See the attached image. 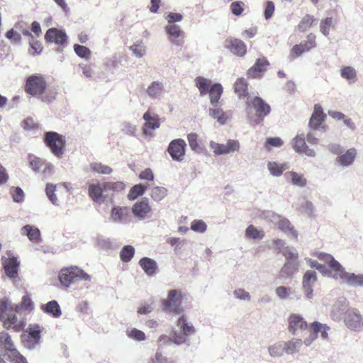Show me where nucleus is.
Masks as SVG:
<instances>
[{
	"label": "nucleus",
	"mask_w": 363,
	"mask_h": 363,
	"mask_svg": "<svg viewBox=\"0 0 363 363\" xmlns=\"http://www.w3.org/2000/svg\"><path fill=\"white\" fill-rule=\"evenodd\" d=\"M345 284L352 287H363V274L350 273Z\"/></svg>",
	"instance_id": "nucleus-42"
},
{
	"label": "nucleus",
	"mask_w": 363,
	"mask_h": 363,
	"mask_svg": "<svg viewBox=\"0 0 363 363\" xmlns=\"http://www.w3.org/2000/svg\"><path fill=\"white\" fill-rule=\"evenodd\" d=\"M289 332L294 335H298L308 328V323L303 316L292 313L288 318Z\"/></svg>",
	"instance_id": "nucleus-14"
},
{
	"label": "nucleus",
	"mask_w": 363,
	"mask_h": 363,
	"mask_svg": "<svg viewBox=\"0 0 363 363\" xmlns=\"http://www.w3.org/2000/svg\"><path fill=\"white\" fill-rule=\"evenodd\" d=\"M105 190L104 185L101 186L99 183L91 184L89 186V195L94 202L101 204L104 201L103 192Z\"/></svg>",
	"instance_id": "nucleus-27"
},
{
	"label": "nucleus",
	"mask_w": 363,
	"mask_h": 363,
	"mask_svg": "<svg viewBox=\"0 0 363 363\" xmlns=\"http://www.w3.org/2000/svg\"><path fill=\"white\" fill-rule=\"evenodd\" d=\"M308 51V48L307 47L305 46V48H303L302 45L300 44L295 45L291 50V55L293 58H295L301 56L303 52Z\"/></svg>",
	"instance_id": "nucleus-63"
},
{
	"label": "nucleus",
	"mask_w": 363,
	"mask_h": 363,
	"mask_svg": "<svg viewBox=\"0 0 363 363\" xmlns=\"http://www.w3.org/2000/svg\"><path fill=\"white\" fill-rule=\"evenodd\" d=\"M46 82L40 74H33L27 78L26 91L32 96L42 95L46 89Z\"/></svg>",
	"instance_id": "nucleus-7"
},
{
	"label": "nucleus",
	"mask_w": 363,
	"mask_h": 363,
	"mask_svg": "<svg viewBox=\"0 0 363 363\" xmlns=\"http://www.w3.org/2000/svg\"><path fill=\"white\" fill-rule=\"evenodd\" d=\"M0 348L13 363H27L26 358L16 350L11 336L5 332L0 333Z\"/></svg>",
	"instance_id": "nucleus-4"
},
{
	"label": "nucleus",
	"mask_w": 363,
	"mask_h": 363,
	"mask_svg": "<svg viewBox=\"0 0 363 363\" xmlns=\"http://www.w3.org/2000/svg\"><path fill=\"white\" fill-rule=\"evenodd\" d=\"M332 26H333V22L331 17L323 18L320 23V31L323 35L328 37L330 33V29Z\"/></svg>",
	"instance_id": "nucleus-52"
},
{
	"label": "nucleus",
	"mask_w": 363,
	"mask_h": 363,
	"mask_svg": "<svg viewBox=\"0 0 363 363\" xmlns=\"http://www.w3.org/2000/svg\"><path fill=\"white\" fill-rule=\"evenodd\" d=\"M150 211L151 208L149 206L147 199L136 202L132 208V212L134 216L140 220L146 219Z\"/></svg>",
	"instance_id": "nucleus-18"
},
{
	"label": "nucleus",
	"mask_w": 363,
	"mask_h": 363,
	"mask_svg": "<svg viewBox=\"0 0 363 363\" xmlns=\"http://www.w3.org/2000/svg\"><path fill=\"white\" fill-rule=\"evenodd\" d=\"M129 209L125 206H113L110 220L116 223H125L128 220Z\"/></svg>",
	"instance_id": "nucleus-20"
},
{
	"label": "nucleus",
	"mask_w": 363,
	"mask_h": 363,
	"mask_svg": "<svg viewBox=\"0 0 363 363\" xmlns=\"http://www.w3.org/2000/svg\"><path fill=\"white\" fill-rule=\"evenodd\" d=\"M269 62L265 57L258 58L253 66L247 71V74L252 78H259L267 71Z\"/></svg>",
	"instance_id": "nucleus-17"
},
{
	"label": "nucleus",
	"mask_w": 363,
	"mask_h": 363,
	"mask_svg": "<svg viewBox=\"0 0 363 363\" xmlns=\"http://www.w3.org/2000/svg\"><path fill=\"white\" fill-rule=\"evenodd\" d=\"M271 107L262 98L255 96L246 101V113L247 118L259 124L270 113Z\"/></svg>",
	"instance_id": "nucleus-1"
},
{
	"label": "nucleus",
	"mask_w": 363,
	"mask_h": 363,
	"mask_svg": "<svg viewBox=\"0 0 363 363\" xmlns=\"http://www.w3.org/2000/svg\"><path fill=\"white\" fill-rule=\"evenodd\" d=\"M284 255L286 257V261L293 260L297 261L298 252L293 247H286L283 251Z\"/></svg>",
	"instance_id": "nucleus-59"
},
{
	"label": "nucleus",
	"mask_w": 363,
	"mask_h": 363,
	"mask_svg": "<svg viewBox=\"0 0 363 363\" xmlns=\"http://www.w3.org/2000/svg\"><path fill=\"white\" fill-rule=\"evenodd\" d=\"M195 82L201 95H205L208 92L211 85L210 80L202 77H198L196 78Z\"/></svg>",
	"instance_id": "nucleus-46"
},
{
	"label": "nucleus",
	"mask_w": 363,
	"mask_h": 363,
	"mask_svg": "<svg viewBox=\"0 0 363 363\" xmlns=\"http://www.w3.org/2000/svg\"><path fill=\"white\" fill-rule=\"evenodd\" d=\"M58 278L60 284L65 288L69 287L71 284L81 279L88 281H91V277L84 270L76 266L62 269L59 272Z\"/></svg>",
	"instance_id": "nucleus-2"
},
{
	"label": "nucleus",
	"mask_w": 363,
	"mask_h": 363,
	"mask_svg": "<svg viewBox=\"0 0 363 363\" xmlns=\"http://www.w3.org/2000/svg\"><path fill=\"white\" fill-rule=\"evenodd\" d=\"M45 39L47 42L55 43L57 45H62L67 40V36L62 30L55 28H49L45 35Z\"/></svg>",
	"instance_id": "nucleus-19"
},
{
	"label": "nucleus",
	"mask_w": 363,
	"mask_h": 363,
	"mask_svg": "<svg viewBox=\"0 0 363 363\" xmlns=\"http://www.w3.org/2000/svg\"><path fill=\"white\" fill-rule=\"evenodd\" d=\"M330 268L333 271V273L331 272L330 277L336 280H340L342 283H345L350 272H346L345 269L338 261L335 260L330 266Z\"/></svg>",
	"instance_id": "nucleus-22"
},
{
	"label": "nucleus",
	"mask_w": 363,
	"mask_h": 363,
	"mask_svg": "<svg viewBox=\"0 0 363 363\" xmlns=\"http://www.w3.org/2000/svg\"><path fill=\"white\" fill-rule=\"evenodd\" d=\"M268 351L270 356L272 357H281L283 353L285 352L284 344L281 342H277L273 345L269 346Z\"/></svg>",
	"instance_id": "nucleus-51"
},
{
	"label": "nucleus",
	"mask_w": 363,
	"mask_h": 363,
	"mask_svg": "<svg viewBox=\"0 0 363 363\" xmlns=\"http://www.w3.org/2000/svg\"><path fill=\"white\" fill-rule=\"evenodd\" d=\"M167 190L162 186H154L151 189L150 196L155 201H162L167 196Z\"/></svg>",
	"instance_id": "nucleus-50"
},
{
	"label": "nucleus",
	"mask_w": 363,
	"mask_h": 363,
	"mask_svg": "<svg viewBox=\"0 0 363 363\" xmlns=\"http://www.w3.org/2000/svg\"><path fill=\"white\" fill-rule=\"evenodd\" d=\"M164 86L162 82H152L147 89V95L152 99H160L164 92Z\"/></svg>",
	"instance_id": "nucleus-29"
},
{
	"label": "nucleus",
	"mask_w": 363,
	"mask_h": 363,
	"mask_svg": "<svg viewBox=\"0 0 363 363\" xmlns=\"http://www.w3.org/2000/svg\"><path fill=\"white\" fill-rule=\"evenodd\" d=\"M89 168L92 172L101 174H110L112 173V169L107 165L103 164L101 162H91L89 165ZM88 167L84 168V171H87Z\"/></svg>",
	"instance_id": "nucleus-40"
},
{
	"label": "nucleus",
	"mask_w": 363,
	"mask_h": 363,
	"mask_svg": "<svg viewBox=\"0 0 363 363\" xmlns=\"http://www.w3.org/2000/svg\"><path fill=\"white\" fill-rule=\"evenodd\" d=\"M187 140L190 148L196 153L201 154L205 148L199 143V135L195 133H191L187 135Z\"/></svg>",
	"instance_id": "nucleus-38"
},
{
	"label": "nucleus",
	"mask_w": 363,
	"mask_h": 363,
	"mask_svg": "<svg viewBox=\"0 0 363 363\" xmlns=\"http://www.w3.org/2000/svg\"><path fill=\"white\" fill-rule=\"evenodd\" d=\"M74 50L79 57L82 58L87 57L91 54V50L88 48L78 44L74 45Z\"/></svg>",
	"instance_id": "nucleus-62"
},
{
	"label": "nucleus",
	"mask_w": 363,
	"mask_h": 363,
	"mask_svg": "<svg viewBox=\"0 0 363 363\" xmlns=\"http://www.w3.org/2000/svg\"><path fill=\"white\" fill-rule=\"evenodd\" d=\"M21 233L22 235H26L32 242H38L40 240V230L35 226L26 225L21 228Z\"/></svg>",
	"instance_id": "nucleus-30"
},
{
	"label": "nucleus",
	"mask_w": 363,
	"mask_h": 363,
	"mask_svg": "<svg viewBox=\"0 0 363 363\" xmlns=\"http://www.w3.org/2000/svg\"><path fill=\"white\" fill-rule=\"evenodd\" d=\"M235 92L240 98L245 97L247 94V84L245 79H238L234 84Z\"/></svg>",
	"instance_id": "nucleus-44"
},
{
	"label": "nucleus",
	"mask_w": 363,
	"mask_h": 363,
	"mask_svg": "<svg viewBox=\"0 0 363 363\" xmlns=\"http://www.w3.org/2000/svg\"><path fill=\"white\" fill-rule=\"evenodd\" d=\"M292 147L295 152L304 153L308 157H313L315 156V151L309 148L306 143V136L303 133L296 135L292 140Z\"/></svg>",
	"instance_id": "nucleus-16"
},
{
	"label": "nucleus",
	"mask_w": 363,
	"mask_h": 363,
	"mask_svg": "<svg viewBox=\"0 0 363 363\" xmlns=\"http://www.w3.org/2000/svg\"><path fill=\"white\" fill-rule=\"evenodd\" d=\"M146 189H147V186L145 184H138L133 186L130 189V190L128 194V199L129 200L136 199L138 196L143 195L145 193Z\"/></svg>",
	"instance_id": "nucleus-45"
},
{
	"label": "nucleus",
	"mask_w": 363,
	"mask_h": 363,
	"mask_svg": "<svg viewBox=\"0 0 363 363\" xmlns=\"http://www.w3.org/2000/svg\"><path fill=\"white\" fill-rule=\"evenodd\" d=\"M41 309L47 314L51 315L53 318H59L61 314V309L57 301L52 300L46 304L41 306Z\"/></svg>",
	"instance_id": "nucleus-31"
},
{
	"label": "nucleus",
	"mask_w": 363,
	"mask_h": 363,
	"mask_svg": "<svg viewBox=\"0 0 363 363\" xmlns=\"http://www.w3.org/2000/svg\"><path fill=\"white\" fill-rule=\"evenodd\" d=\"M143 119L145 121V123L143 128V133L145 135L148 134L147 128L155 130L160 127V122L156 116H152L150 111H146L143 115Z\"/></svg>",
	"instance_id": "nucleus-33"
},
{
	"label": "nucleus",
	"mask_w": 363,
	"mask_h": 363,
	"mask_svg": "<svg viewBox=\"0 0 363 363\" xmlns=\"http://www.w3.org/2000/svg\"><path fill=\"white\" fill-rule=\"evenodd\" d=\"M357 156V150L355 148H350L345 153L340 154L335 159V163L342 167H347L352 164Z\"/></svg>",
	"instance_id": "nucleus-21"
},
{
	"label": "nucleus",
	"mask_w": 363,
	"mask_h": 363,
	"mask_svg": "<svg viewBox=\"0 0 363 363\" xmlns=\"http://www.w3.org/2000/svg\"><path fill=\"white\" fill-rule=\"evenodd\" d=\"M135 255V249L132 245L124 246L120 252V258L123 262H128Z\"/></svg>",
	"instance_id": "nucleus-48"
},
{
	"label": "nucleus",
	"mask_w": 363,
	"mask_h": 363,
	"mask_svg": "<svg viewBox=\"0 0 363 363\" xmlns=\"http://www.w3.org/2000/svg\"><path fill=\"white\" fill-rule=\"evenodd\" d=\"M315 326L317 328L318 333H320L321 338L323 340H328L330 327L326 324H322L318 321H315Z\"/></svg>",
	"instance_id": "nucleus-60"
},
{
	"label": "nucleus",
	"mask_w": 363,
	"mask_h": 363,
	"mask_svg": "<svg viewBox=\"0 0 363 363\" xmlns=\"http://www.w3.org/2000/svg\"><path fill=\"white\" fill-rule=\"evenodd\" d=\"M285 352L288 354H292L299 351L303 341L301 339L293 338L292 340L284 342Z\"/></svg>",
	"instance_id": "nucleus-39"
},
{
	"label": "nucleus",
	"mask_w": 363,
	"mask_h": 363,
	"mask_svg": "<svg viewBox=\"0 0 363 363\" xmlns=\"http://www.w3.org/2000/svg\"><path fill=\"white\" fill-rule=\"evenodd\" d=\"M317 280V273L313 270H307L303 277L301 284L313 286Z\"/></svg>",
	"instance_id": "nucleus-53"
},
{
	"label": "nucleus",
	"mask_w": 363,
	"mask_h": 363,
	"mask_svg": "<svg viewBox=\"0 0 363 363\" xmlns=\"http://www.w3.org/2000/svg\"><path fill=\"white\" fill-rule=\"evenodd\" d=\"M340 76L347 80L350 84L354 83L357 80V71L352 66L342 67L340 69Z\"/></svg>",
	"instance_id": "nucleus-36"
},
{
	"label": "nucleus",
	"mask_w": 363,
	"mask_h": 363,
	"mask_svg": "<svg viewBox=\"0 0 363 363\" xmlns=\"http://www.w3.org/2000/svg\"><path fill=\"white\" fill-rule=\"evenodd\" d=\"M34 308V303L29 296L25 295L22 297L21 302L19 304H10L11 311L17 313L21 311H31Z\"/></svg>",
	"instance_id": "nucleus-25"
},
{
	"label": "nucleus",
	"mask_w": 363,
	"mask_h": 363,
	"mask_svg": "<svg viewBox=\"0 0 363 363\" xmlns=\"http://www.w3.org/2000/svg\"><path fill=\"white\" fill-rule=\"evenodd\" d=\"M299 268V263L298 261L288 260L285 262L281 267L279 277L281 279H286L291 277Z\"/></svg>",
	"instance_id": "nucleus-23"
},
{
	"label": "nucleus",
	"mask_w": 363,
	"mask_h": 363,
	"mask_svg": "<svg viewBox=\"0 0 363 363\" xmlns=\"http://www.w3.org/2000/svg\"><path fill=\"white\" fill-rule=\"evenodd\" d=\"M44 142L55 156L61 157L65 145V139L63 135L56 132H46L44 134Z\"/></svg>",
	"instance_id": "nucleus-5"
},
{
	"label": "nucleus",
	"mask_w": 363,
	"mask_h": 363,
	"mask_svg": "<svg viewBox=\"0 0 363 363\" xmlns=\"http://www.w3.org/2000/svg\"><path fill=\"white\" fill-rule=\"evenodd\" d=\"M350 308H349V303L347 300L344 297H341L333 305L330 311V317L335 321L344 320V317L346 316L347 311Z\"/></svg>",
	"instance_id": "nucleus-15"
},
{
	"label": "nucleus",
	"mask_w": 363,
	"mask_h": 363,
	"mask_svg": "<svg viewBox=\"0 0 363 363\" xmlns=\"http://www.w3.org/2000/svg\"><path fill=\"white\" fill-rule=\"evenodd\" d=\"M139 265L149 277L154 276L157 272V264L156 261L151 258L146 257L141 258L139 261Z\"/></svg>",
	"instance_id": "nucleus-26"
},
{
	"label": "nucleus",
	"mask_w": 363,
	"mask_h": 363,
	"mask_svg": "<svg viewBox=\"0 0 363 363\" xmlns=\"http://www.w3.org/2000/svg\"><path fill=\"white\" fill-rule=\"evenodd\" d=\"M227 48L238 56H244L247 51V48L244 42L239 39H233L229 41Z\"/></svg>",
	"instance_id": "nucleus-28"
},
{
	"label": "nucleus",
	"mask_w": 363,
	"mask_h": 363,
	"mask_svg": "<svg viewBox=\"0 0 363 363\" xmlns=\"http://www.w3.org/2000/svg\"><path fill=\"white\" fill-rule=\"evenodd\" d=\"M96 246L100 250H108L113 248V244L110 238L99 235L96 238Z\"/></svg>",
	"instance_id": "nucleus-49"
},
{
	"label": "nucleus",
	"mask_w": 363,
	"mask_h": 363,
	"mask_svg": "<svg viewBox=\"0 0 363 363\" xmlns=\"http://www.w3.org/2000/svg\"><path fill=\"white\" fill-rule=\"evenodd\" d=\"M314 21L315 18L313 16L308 14L306 15L302 18V20L301 21L298 26V30L301 32L306 31L308 28H310L312 26Z\"/></svg>",
	"instance_id": "nucleus-54"
},
{
	"label": "nucleus",
	"mask_w": 363,
	"mask_h": 363,
	"mask_svg": "<svg viewBox=\"0 0 363 363\" xmlns=\"http://www.w3.org/2000/svg\"><path fill=\"white\" fill-rule=\"evenodd\" d=\"M289 168L287 164H280L277 162H268L267 169L274 177H280L284 171Z\"/></svg>",
	"instance_id": "nucleus-37"
},
{
	"label": "nucleus",
	"mask_w": 363,
	"mask_h": 363,
	"mask_svg": "<svg viewBox=\"0 0 363 363\" xmlns=\"http://www.w3.org/2000/svg\"><path fill=\"white\" fill-rule=\"evenodd\" d=\"M26 334L21 335L23 345L28 349L33 350L40 343L41 329L39 325H30L26 330Z\"/></svg>",
	"instance_id": "nucleus-6"
},
{
	"label": "nucleus",
	"mask_w": 363,
	"mask_h": 363,
	"mask_svg": "<svg viewBox=\"0 0 363 363\" xmlns=\"http://www.w3.org/2000/svg\"><path fill=\"white\" fill-rule=\"evenodd\" d=\"M209 147L213 150L215 155L219 156L223 155L232 154L240 150V143L237 140L229 139L226 144H221L211 140Z\"/></svg>",
	"instance_id": "nucleus-8"
},
{
	"label": "nucleus",
	"mask_w": 363,
	"mask_h": 363,
	"mask_svg": "<svg viewBox=\"0 0 363 363\" xmlns=\"http://www.w3.org/2000/svg\"><path fill=\"white\" fill-rule=\"evenodd\" d=\"M184 294L181 291L171 289L166 298L162 300V309L165 313L179 315L184 311L182 306Z\"/></svg>",
	"instance_id": "nucleus-3"
},
{
	"label": "nucleus",
	"mask_w": 363,
	"mask_h": 363,
	"mask_svg": "<svg viewBox=\"0 0 363 363\" xmlns=\"http://www.w3.org/2000/svg\"><path fill=\"white\" fill-rule=\"evenodd\" d=\"M209 116L216 119L218 123L221 125H224L228 120V116L220 108H210Z\"/></svg>",
	"instance_id": "nucleus-43"
},
{
	"label": "nucleus",
	"mask_w": 363,
	"mask_h": 363,
	"mask_svg": "<svg viewBox=\"0 0 363 363\" xmlns=\"http://www.w3.org/2000/svg\"><path fill=\"white\" fill-rule=\"evenodd\" d=\"M245 236L248 238L256 240L263 238V233L258 230L254 225H249L245 230Z\"/></svg>",
	"instance_id": "nucleus-55"
},
{
	"label": "nucleus",
	"mask_w": 363,
	"mask_h": 363,
	"mask_svg": "<svg viewBox=\"0 0 363 363\" xmlns=\"http://www.w3.org/2000/svg\"><path fill=\"white\" fill-rule=\"evenodd\" d=\"M129 49L137 57H142L146 53V48L141 40H137L133 45L129 47Z\"/></svg>",
	"instance_id": "nucleus-47"
},
{
	"label": "nucleus",
	"mask_w": 363,
	"mask_h": 363,
	"mask_svg": "<svg viewBox=\"0 0 363 363\" xmlns=\"http://www.w3.org/2000/svg\"><path fill=\"white\" fill-rule=\"evenodd\" d=\"M177 326L182 329L183 335L185 336H189L195 333L194 326L186 321V318L184 315L178 319Z\"/></svg>",
	"instance_id": "nucleus-41"
},
{
	"label": "nucleus",
	"mask_w": 363,
	"mask_h": 363,
	"mask_svg": "<svg viewBox=\"0 0 363 363\" xmlns=\"http://www.w3.org/2000/svg\"><path fill=\"white\" fill-rule=\"evenodd\" d=\"M127 335L135 340L137 341H143L145 340L146 338L145 334L136 328H132L130 330H127L126 331Z\"/></svg>",
	"instance_id": "nucleus-57"
},
{
	"label": "nucleus",
	"mask_w": 363,
	"mask_h": 363,
	"mask_svg": "<svg viewBox=\"0 0 363 363\" xmlns=\"http://www.w3.org/2000/svg\"><path fill=\"white\" fill-rule=\"evenodd\" d=\"M16 322V315L15 314L8 313L6 315V319L4 320V325L7 328L13 327L16 330H20L23 326L17 325Z\"/></svg>",
	"instance_id": "nucleus-56"
},
{
	"label": "nucleus",
	"mask_w": 363,
	"mask_h": 363,
	"mask_svg": "<svg viewBox=\"0 0 363 363\" xmlns=\"http://www.w3.org/2000/svg\"><path fill=\"white\" fill-rule=\"evenodd\" d=\"M276 295L282 301L288 299H299L295 296L296 291L290 287L284 286H278L275 290Z\"/></svg>",
	"instance_id": "nucleus-32"
},
{
	"label": "nucleus",
	"mask_w": 363,
	"mask_h": 363,
	"mask_svg": "<svg viewBox=\"0 0 363 363\" xmlns=\"http://www.w3.org/2000/svg\"><path fill=\"white\" fill-rule=\"evenodd\" d=\"M208 93L210 95L211 104L216 106L223 93V86L220 84L216 83L211 86Z\"/></svg>",
	"instance_id": "nucleus-35"
},
{
	"label": "nucleus",
	"mask_w": 363,
	"mask_h": 363,
	"mask_svg": "<svg viewBox=\"0 0 363 363\" xmlns=\"http://www.w3.org/2000/svg\"><path fill=\"white\" fill-rule=\"evenodd\" d=\"M45 164V160L41 159L40 157H37L35 156L29 157V165L30 167L34 171L38 172L39 170L40 166H43Z\"/></svg>",
	"instance_id": "nucleus-58"
},
{
	"label": "nucleus",
	"mask_w": 363,
	"mask_h": 363,
	"mask_svg": "<svg viewBox=\"0 0 363 363\" xmlns=\"http://www.w3.org/2000/svg\"><path fill=\"white\" fill-rule=\"evenodd\" d=\"M344 323L349 330L359 332L363 329V315L357 308H352L347 311Z\"/></svg>",
	"instance_id": "nucleus-9"
},
{
	"label": "nucleus",
	"mask_w": 363,
	"mask_h": 363,
	"mask_svg": "<svg viewBox=\"0 0 363 363\" xmlns=\"http://www.w3.org/2000/svg\"><path fill=\"white\" fill-rule=\"evenodd\" d=\"M286 179H290L291 183L298 187H303L307 184V180L303 174H298L296 172H289L285 174Z\"/></svg>",
	"instance_id": "nucleus-34"
},
{
	"label": "nucleus",
	"mask_w": 363,
	"mask_h": 363,
	"mask_svg": "<svg viewBox=\"0 0 363 363\" xmlns=\"http://www.w3.org/2000/svg\"><path fill=\"white\" fill-rule=\"evenodd\" d=\"M267 217L271 218L272 221L278 226V228L280 230L286 235H291L292 238L297 239L298 232L294 230V226L287 218L273 212H267Z\"/></svg>",
	"instance_id": "nucleus-10"
},
{
	"label": "nucleus",
	"mask_w": 363,
	"mask_h": 363,
	"mask_svg": "<svg viewBox=\"0 0 363 363\" xmlns=\"http://www.w3.org/2000/svg\"><path fill=\"white\" fill-rule=\"evenodd\" d=\"M206 228V223L201 220H194L191 224V229L195 232L204 233Z\"/></svg>",
	"instance_id": "nucleus-61"
},
{
	"label": "nucleus",
	"mask_w": 363,
	"mask_h": 363,
	"mask_svg": "<svg viewBox=\"0 0 363 363\" xmlns=\"http://www.w3.org/2000/svg\"><path fill=\"white\" fill-rule=\"evenodd\" d=\"M186 147V142L183 139H174L169 143L167 152L173 160L182 162L185 155Z\"/></svg>",
	"instance_id": "nucleus-11"
},
{
	"label": "nucleus",
	"mask_w": 363,
	"mask_h": 363,
	"mask_svg": "<svg viewBox=\"0 0 363 363\" xmlns=\"http://www.w3.org/2000/svg\"><path fill=\"white\" fill-rule=\"evenodd\" d=\"M325 116L322 106L319 104H315L313 113L308 121V129L315 131L320 129H325Z\"/></svg>",
	"instance_id": "nucleus-13"
},
{
	"label": "nucleus",
	"mask_w": 363,
	"mask_h": 363,
	"mask_svg": "<svg viewBox=\"0 0 363 363\" xmlns=\"http://www.w3.org/2000/svg\"><path fill=\"white\" fill-rule=\"evenodd\" d=\"M125 185L123 182H106L104 184L105 189H113V191H119L124 189Z\"/></svg>",
	"instance_id": "nucleus-64"
},
{
	"label": "nucleus",
	"mask_w": 363,
	"mask_h": 363,
	"mask_svg": "<svg viewBox=\"0 0 363 363\" xmlns=\"http://www.w3.org/2000/svg\"><path fill=\"white\" fill-rule=\"evenodd\" d=\"M165 30L167 33L169 34V41L175 45L180 46L183 43V40L179 39L180 36L183 33L182 30L180 29L179 26L177 25H169L165 27Z\"/></svg>",
	"instance_id": "nucleus-24"
},
{
	"label": "nucleus",
	"mask_w": 363,
	"mask_h": 363,
	"mask_svg": "<svg viewBox=\"0 0 363 363\" xmlns=\"http://www.w3.org/2000/svg\"><path fill=\"white\" fill-rule=\"evenodd\" d=\"M1 261L5 274L11 279H15L18 274L20 266V262L17 257L11 253H8L7 256L1 257Z\"/></svg>",
	"instance_id": "nucleus-12"
}]
</instances>
